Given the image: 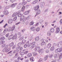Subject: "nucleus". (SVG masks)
<instances>
[{"label":"nucleus","mask_w":62,"mask_h":62,"mask_svg":"<svg viewBox=\"0 0 62 62\" xmlns=\"http://www.w3.org/2000/svg\"><path fill=\"white\" fill-rule=\"evenodd\" d=\"M8 45H6L5 48L3 50V52H9L10 51V49L9 48H8Z\"/></svg>","instance_id":"obj_1"},{"label":"nucleus","mask_w":62,"mask_h":62,"mask_svg":"<svg viewBox=\"0 0 62 62\" xmlns=\"http://www.w3.org/2000/svg\"><path fill=\"white\" fill-rule=\"evenodd\" d=\"M62 51V48H57L55 50V52L56 53L58 52H60Z\"/></svg>","instance_id":"obj_2"},{"label":"nucleus","mask_w":62,"mask_h":62,"mask_svg":"<svg viewBox=\"0 0 62 62\" xmlns=\"http://www.w3.org/2000/svg\"><path fill=\"white\" fill-rule=\"evenodd\" d=\"M14 39V35L13 34H11L10 35V36L8 37V39L9 40H10V39Z\"/></svg>","instance_id":"obj_3"},{"label":"nucleus","mask_w":62,"mask_h":62,"mask_svg":"<svg viewBox=\"0 0 62 62\" xmlns=\"http://www.w3.org/2000/svg\"><path fill=\"white\" fill-rule=\"evenodd\" d=\"M8 29L6 28L4 29V31H10L11 30V27H9L8 28Z\"/></svg>","instance_id":"obj_4"},{"label":"nucleus","mask_w":62,"mask_h":62,"mask_svg":"<svg viewBox=\"0 0 62 62\" xmlns=\"http://www.w3.org/2000/svg\"><path fill=\"white\" fill-rule=\"evenodd\" d=\"M17 3H15L12 4L11 5V8H15V6H17Z\"/></svg>","instance_id":"obj_5"},{"label":"nucleus","mask_w":62,"mask_h":62,"mask_svg":"<svg viewBox=\"0 0 62 62\" xmlns=\"http://www.w3.org/2000/svg\"><path fill=\"white\" fill-rule=\"evenodd\" d=\"M23 50V48L22 47L20 48V47H17L16 48V50L18 52H19V50Z\"/></svg>","instance_id":"obj_6"},{"label":"nucleus","mask_w":62,"mask_h":62,"mask_svg":"<svg viewBox=\"0 0 62 62\" xmlns=\"http://www.w3.org/2000/svg\"><path fill=\"white\" fill-rule=\"evenodd\" d=\"M60 31V28L59 27H57L56 29V33H58Z\"/></svg>","instance_id":"obj_7"},{"label":"nucleus","mask_w":62,"mask_h":62,"mask_svg":"<svg viewBox=\"0 0 62 62\" xmlns=\"http://www.w3.org/2000/svg\"><path fill=\"white\" fill-rule=\"evenodd\" d=\"M50 31L51 33H54V28H51L50 29Z\"/></svg>","instance_id":"obj_8"},{"label":"nucleus","mask_w":62,"mask_h":62,"mask_svg":"<svg viewBox=\"0 0 62 62\" xmlns=\"http://www.w3.org/2000/svg\"><path fill=\"white\" fill-rule=\"evenodd\" d=\"M39 5H37L34 8V10L35 11L39 9Z\"/></svg>","instance_id":"obj_9"},{"label":"nucleus","mask_w":62,"mask_h":62,"mask_svg":"<svg viewBox=\"0 0 62 62\" xmlns=\"http://www.w3.org/2000/svg\"><path fill=\"white\" fill-rule=\"evenodd\" d=\"M36 15H35V17H36V16H37L38 15H39V14H40V10H38L37 11V12L36 13Z\"/></svg>","instance_id":"obj_10"},{"label":"nucleus","mask_w":62,"mask_h":62,"mask_svg":"<svg viewBox=\"0 0 62 62\" xmlns=\"http://www.w3.org/2000/svg\"><path fill=\"white\" fill-rule=\"evenodd\" d=\"M43 49H41L39 50V54H41L43 53Z\"/></svg>","instance_id":"obj_11"},{"label":"nucleus","mask_w":62,"mask_h":62,"mask_svg":"<svg viewBox=\"0 0 62 62\" xmlns=\"http://www.w3.org/2000/svg\"><path fill=\"white\" fill-rule=\"evenodd\" d=\"M39 36H37L35 38V40L36 41H38L39 40Z\"/></svg>","instance_id":"obj_12"},{"label":"nucleus","mask_w":62,"mask_h":62,"mask_svg":"<svg viewBox=\"0 0 62 62\" xmlns=\"http://www.w3.org/2000/svg\"><path fill=\"white\" fill-rule=\"evenodd\" d=\"M4 14L5 15H8V12L7 10H5L4 12Z\"/></svg>","instance_id":"obj_13"},{"label":"nucleus","mask_w":62,"mask_h":62,"mask_svg":"<svg viewBox=\"0 0 62 62\" xmlns=\"http://www.w3.org/2000/svg\"><path fill=\"white\" fill-rule=\"evenodd\" d=\"M17 16V13H14L12 15V17H16Z\"/></svg>","instance_id":"obj_14"},{"label":"nucleus","mask_w":62,"mask_h":62,"mask_svg":"<svg viewBox=\"0 0 62 62\" xmlns=\"http://www.w3.org/2000/svg\"><path fill=\"white\" fill-rule=\"evenodd\" d=\"M30 12V11H27L25 12L24 13V14L25 15H27V14H28Z\"/></svg>","instance_id":"obj_15"},{"label":"nucleus","mask_w":62,"mask_h":62,"mask_svg":"<svg viewBox=\"0 0 62 62\" xmlns=\"http://www.w3.org/2000/svg\"><path fill=\"white\" fill-rule=\"evenodd\" d=\"M17 15V16L19 17H20L22 15V14H19V13H17L16 14Z\"/></svg>","instance_id":"obj_16"},{"label":"nucleus","mask_w":62,"mask_h":62,"mask_svg":"<svg viewBox=\"0 0 62 62\" xmlns=\"http://www.w3.org/2000/svg\"><path fill=\"white\" fill-rule=\"evenodd\" d=\"M25 17V16H21V17L20 19V21H22V20H23V19H24V18Z\"/></svg>","instance_id":"obj_17"},{"label":"nucleus","mask_w":62,"mask_h":62,"mask_svg":"<svg viewBox=\"0 0 62 62\" xmlns=\"http://www.w3.org/2000/svg\"><path fill=\"white\" fill-rule=\"evenodd\" d=\"M34 59V58L33 57H31L30 58V60L31 61H32V62H34V60H33Z\"/></svg>","instance_id":"obj_18"},{"label":"nucleus","mask_w":62,"mask_h":62,"mask_svg":"<svg viewBox=\"0 0 62 62\" xmlns=\"http://www.w3.org/2000/svg\"><path fill=\"white\" fill-rule=\"evenodd\" d=\"M48 48H50L51 47V44L50 43L48 44L47 46Z\"/></svg>","instance_id":"obj_19"},{"label":"nucleus","mask_w":62,"mask_h":62,"mask_svg":"<svg viewBox=\"0 0 62 62\" xmlns=\"http://www.w3.org/2000/svg\"><path fill=\"white\" fill-rule=\"evenodd\" d=\"M26 40L23 39L22 40V44H24V43H25L26 42Z\"/></svg>","instance_id":"obj_20"},{"label":"nucleus","mask_w":62,"mask_h":62,"mask_svg":"<svg viewBox=\"0 0 62 62\" xmlns=\"http://www.w3.org/2000/svg\"><path fill=\"white\" fill-rule=\"evenodd\" d=\"M54 46H52L50 48V50L51 51H53L54 50Z\"/></svg>","instance_id":"obj_21"},{"label":"nucleus","mask_w":62,"mask_h":62,"mask_svg":"<svg viewBox=\"0 0 62 62\" xmlns=\"http://www.w3.org/2000/svg\"><path fill=\"white\" fill-rule=\"evenodd\" d=\"M31 56H32V54H31V53H29L27 55V57H31Z\"/></svg>","instance_id":"obj_22"},{"label":"nucleus","mask_w":62,"mask_h":62,"mask_svg":"<svg viewBox=\"0 0 62 62\" xmlns=\"http://www.w3.org/2000/svg\"><path fill=\"white\" fill-rule=\"evenodd\" d=\"M50 32L48 31L47 33V35L48 36H50L51 35V33H50Z\"/></svg>","instance_id":"obj_23"},{"label":"nucleus","mask_w":62,"mask_h":62,"mask_svg":"<svg viewBox=\"0 0 62 62\" xmlns=\"http://www.w3.org/2000/svg\"><path fill=\"white\" fill-rule=\"evenodd\" d=\"M38 2V1L37 0H35L32 3V4H35L37 3Z\"/></svg>","instance_id":"obj_24"},{"label":"nucleus","mask_w":62,"mask_h":62,"mask_svg":"<svg viewBox=\"0 0 62 62\" xmlns=\"http://www.w3.org/2000/svg\"><path fill=\"white\" fill-rule=\"evenodd\" d=\"M13 22V20H12L11 19L9 20L8 21V23H11Z\"/></svg>","instance_id":"obj_25"},{"label":"nucleus","mask_w":62,"mask_h":62,"mask_svg":"<svg viewBox=\"0 0 62 62\" xmlns=\"http://www.w3.org/2000/svg\"><path fill=\"white\" fill-rule=\"evenodd\" d=\"M5 39V38L4 37H2L1 38H0V40H4V39Z\"/></svg>","instance_id":"obj_26"},{"label":"nucleus","mask_w":62,"mask_h":62,"mask_svg":"<svg viewBox=\"0 0 62 62\" xmlns=\"http://www.w3.org/2000/svg\"><path fill=\"white\" fill-rule=\"evenodd\" d=\"M27 4V2H23L22 3V5L23 6H24Z\"/></svg>","instance_id":"obj_27"},{"label":"nucleus","mask_w":62,"mask_h":62,"mask_svg":"<svg viewBox=\"0 0 62 62\" xmlns=\"http://www.w3.org/2000/svg\"><path fill=\"white\" fill-rule=\"evenodd\" d=\"M31 30H32V31H34V30H35V28L33 27H31Z\"/></svg>","instance_id":"obj_28"},{"label":"nucleus","mask_w":62,"mask_h":62,"mask_svg":"<svg viewBox=\"0 0 62 62\" xmlns=\"http://www.w3.org/2000/svg\"><path fill=\"white\" fill-rule=\"evenodd\" d=\"M17 37V34L16 33L15 35V36H14V39H16V38Z\"/></svg>","instance_id":"obj_29"},{"label":"nucleus","mask_w":62,"mask_h":62,"mask_svg":"<svg viewBox=\"0 0 62 62\" xmlns=\"http://www.w3.org/2000/svg\"><path fill=\"white\" fill-rule=\"evenodd\" d=\"M34 23L33 21H31L30 23V25H32L34 24Z\"/></svg>","instance_id":"obj_30"},{"label":"nucleus","mask_w":62,"mask_h":62,"mask_svg":"<svg viewBox=\"0 0 62 62\" xmlns=\"http://www.w3.org/2000/svg\"><path fill=\"white\" fill-rule=\"evenodd\" d=\"M14 45V43H12L10 44V47H12V46H13Z\"/></svg>","instance_id":"obj_31"},{"label":"nucleus","mask_w":62,"mask_h":62,"mask_svg":"<svg viewBox=\"0 0 62 62\" xmlns=\"http://www.w3.org/2000/svg\"><path fill=\"white\" fill-rule=\"evenodd\" d=\"M40 30V28H39V27H37L36 29V31H39V30Z\"/></svg>","instance_id":"obj_32"},{"label":"nucleus","mask_w":62,"mask_h":62,"mask_svg":"<svg viewBox=\"0 0 62 62\" xmlns=\"http://www.w3.org/2000/svg\"><path fill=\"white\" fill-rule=\"evenodd\" d=\"M5 41H1L0 42V44H4L5 43Z\"/></svg>","instance_id":"obj_33"},{"label":"nucleus","mask_w":62,"mask_h":62,"mask_svg":"<svg viewBox=\"0 0 62 62\" xmlns=\"http://www.w3.org/2000/svg\"><path fill=\"white\" fill-rule=\"evenodd\" d=\"M22 45V43H19L17 44V46H21Z\"/></svg>","instance_id":"obj_34"},{"label":"nucleus","mask_w":62,"mask_h":62,"mask_svg":"<svg viewBox=\"0 0 62 62\" xmlns=\"http://www.w3.org/2000/svg\"><path fill=\"white\" fill-rule=\"evenodd\" d=\"M42 60H43V59L41 58L40 59L38 62H42Z\"/></svg>","instance_id":"obj_35"},{"label":"nucleus","mask_w":62,"mask_h":62,"mask_svg":"<svg viewBox=\"0 0 62 62\" xmlns=\"http://www.w3.org/2000/svg\"><path fill=\"white\" fill-rule=\"evenodd\" d=\"M45 44V42H42L41 43V45H44Z\"/></svg>","instance_id":"obj_36"},{"label":"nucleus","mask_w":62,"mask_h":62,"mask_svg":"<svg viewBox=\"0 0 62 62\" xmlns=\"http://www.w3.org/2000/svg\"><path fill=\"white\" fill-rule=\"evenodd\" d=\"M29 44V41H27V42L26 43V44L28 46V45Z\"/></svg>","instance_id":"obj_37"},{"label":"nucleus","mask_w":62,"mask_h":62,"mask_svg":"<svg viewBox=\"0 0 62 62\" xmlns=\"http://www.w3.org/2000/svg\"><path fill=\"white\" fill-rule=\"evenodd\" d=\"M48 56H46L45 57L44 59L45 60H46L48 58Z\"/></svg>","instance_id":"obj_38"},{"label":"nucleus","mask_w":62,"mask_h":62,"mask_svg":"<svg viewBox=\"0 0 62 62\" xmlns=\"http://www.w3.org/2000/svg\"><path fill=\"white\" fill-rule=\"evenodd\" d=\"M16 0H10V1L11 3H13V2H15Z\"/></svg>","instance_id":"obj_39"},{"label":"nucleus","mask_w":62,"mask_h":62,"mask_svg":"<svg viewBox=\"0 0 62 62\" xmlns=\"http://www.w3.org/2000/svg\"><path fill=\"white\" fill-rule=\"evenodd\" d=\"M6 46V44H4L1 46L2 47H3Z\"/></svg>","instance_id":"obj_40"},{"label":"nucleus","mask_w":62,"mask_h":62,"mask_svg":"<svg viewBox=\"0 0 62 62\" xmlns=\"http://www.w3.org/2000/svg\"><path fill=\"white\" fill-rule=\"evenodd\" d=\"M35 46L34 45H32L31 47V49H33V48H34V47H35Z\"/></svg>","instance_id":"obj_41"},{"label":"nucleus","mask_w":62,"mask_h":62,"mask_svg":"<svg viewBox=\"0 0 62 62\" xmlns=\"http://www.w3.org/2000/svg\"><path fill=\"white\" fill-rule=\"evenodd\" d=\"M35 43H36V42H34L32 43V44L33 45H34L35 46Z\"/></svg>","instance_id":"obj_42"},{"label":"nucleus","mask_w":62,"mask_h":62,"mask_svg":"<svg viewBox=\"0 0 62 62\" xmlns=\"http://www.w3.org/2000/svg\"><path fill=\"white\" fill-rule=\"evenodd\" d=\"M17 9H20V6H18L16 8Z\"/></svg>","instance_id":"obj_43"},{"label":"nucleus","mask_w":62,"mask_h":62,"mask_svg":"<svg viewBox=\"0 0 62 62\" xmlns=\"http://www.w3.org/2000/svg\"><path fill=\"white\" fill-rule=\"evenodd\" d=\"M49 52V50H46V53H48Z\"/></svg>","instance_id":"obj_44"},{"label":"nucleus","mask_w":62,"mask_h":62,"mask_svg":"<svg viewBox=\"0 0 62 62\" xmlns=\"http://www.w3.org/2000/svg\"><path fill=\"white\" fill-rule=\"evenodd\" d=\"M32 45V43H31L30 44H29V45H28V47H30V46H31V45Z\"/></svg>","instance_id":"obj_45"},{"label":"nucleus","mask_w":62,"mask_h":62,"mask_svg":"<svg viewBox=\"0 0 62 62\" xmlns=\"http://www.w3.org/2000/svg\"><path fill=\"white\" fill-rule=\"evenodd\" d=\"M17 17H15L13 19V21H16L17 19Z\"/></svg>","instance_id":"obj_46"},{"label":"nucleus","mask_w":62,"mask_h":62,"mask_svg":"<svg viewBox=\"0 0 62 62\" xmlns=\"http://www.w3.org/2000/svg\"><path fill=\"white\" fill-rule=\"evenodd\" d=\"M24 54V53H23V52H22L21 53V55H23V54Z\"/></svg>","instance_id":"obj_47"},{"label":"nucleus","mask_w":62,"mask_h":62,"mask_svg":"<svg viewBox=\"0 0 62 62\" xmlns=\"http://www.w3.org/2000/svg\"><path fill=\"white\" fill-rule=\"evenodd\" d=\"M39 25V23L38 22L35 25V26H38V25Z\"/></svg>","instance_id":"obj_48"},{"label":"nucleus","mask_w":62,"mask_h":62,"mask_svg":"<svg viewBox=\"0 0 62 62\" xmlns=\"http://www.w3.org/2000/svg\"><path fill=\"white\" fill-rule=\"evenodd\" d=\"M28 51H26L24 53V54H28Z\"/></svg>","instance_id":"obj_49"},{"label":"nucleus","mask_w":62,"mask_h":62,"mask_svg":"<svg viewBox=\"0 0 62 62\" xmlns=\"http://www.w3.org/2000/svg\"><path fill=\"white\" fill-rule=\"evenodd\" d=\"M23 39V37H21L20 38V40H22Z\"/></svg>","instance_id":"obj_50"},{"label":"nucleus","mask_w":62,"mask_h":62,"mask_svg":"<svg viewBox=\"0 0 62 62\" xmlns=\"http://www.w3.org/2000/svg\"><path fill=\"white\" fill-rule=\"evenodd\" d=\"M24 47L25 48H26L27 47H28V46L26 44L24 45Z\"/></svg>","instance_id":"obj_51"},{"label":"nucleus","mask_w":62,"mask_h":62,"mask_svg":"<svg viewBox=\"0 0 62 62\" xmlns=\"http://www.w3.org/2000/svg\"><path fill=\"white\" fill-rule=\"evenodd\" d=\"M6 37H8L9 36V34H8L6 35Z\"/></svg>","instance_id":"obj_52"},{"label":"nucleus","mask_w":62,"mask_h":62,"mask_svg":"<svg viewBox=\"0 0 62 62\" xmlns=\"http://www.w3.org/2000/svg\"><path fill=\"white\" fill-rule=\"evenodd\" d=\"M60 23H62V19H61L60 21Z\"/></svg>","instance_id":"obj_53"},{"label":"nucleus","mask_w":62,"mask_h":62,"mask_svg":"<svg viewBox=\"0 0 62 62\" xmlns=\"http://www.w3.org/2000/svg\"><path fill=\"white\" fill-rule=\"evenodd\" d=\"M7 25H8V24H6L5 25L3 26L4 28H5L6 27V26H7Z\"/></svg>","instance_id":"obj_54"},{"label":"nucleus","mask_w":62,"mask_h":62,"mask_svg":"<svg viewBox=\"0 0 62 62\" xmlns=\"http://www.w3.org/2000/svg\"><path fill=\"white\" fill-rule=\"evenodd\" d=\"M21 58L20 57H18V58H17V59L18 60H21Z\"/></svg>","instance_id":"obj_55"},{"label":"nucleus","mask_w":62,"mask_h":62,"mask_svg":"<svg viewBox=\"0 0 62 62\" xmlns=\"http://www.w3.org/2000/svg\"><path fill=\"white\" fill-rule=\"evenodd\" d=\"M20 22H19L17 23H16V25H18V24H20Z\"/></svg>","instance_id":"obj_56"},{"label":"nucleus","mask_w":62,"mask_h":62,"mask_svg":"<svg viewBox=\"0 0 62 62\" xmlns=\"http://www.w3.org/2000/svg\"><path fill=\"white\" fill-rule=\"evenodd\" d=\"M4 22V20H2V21L0 22V24H1L2 23H3V22Z\"/></svg>","instance_id":"obj_57"},{"label":"nucleus","mask_w":62,"mask_h":62,"mask_svg":"<svg viewBox=\"0 0 62 62\" xmlns=\"http://www.w3.org/2000/svg\"><path fill=\"white\" fill-rule=\"evenodd\" d=\"M22 8L23 9H25V6H23Z\"/></svg>","instance_id":"obj_58"},{"label":"nucleus","mask_w":62,"mask_h":62,"mask_svg":"<svg viewBox=\"0 0 62 62\" xmlns=\"http://www.w3.org/2000/svg\"><path fill=\"white\" fill-rule=\"evenodd\" d=\"M41 41L42 42H44V39H42L41 40Z\"/></svg>","instance_id":"obj_59"},{"label":"nucleus","mask_w":62,"mask_h":62,"mask_svg":"<svg viewBox=\"0 0 62 62\" xmlns=\"http://www.w3.org/2000/svg\"><path fill=\"white\" fill-rule=\"evenodd\" d=\"M60 44L62 46V42H59Z\"/></svg>","instance_id":"obj_60"},{"label":"nucleus","mask_w":62,"mask_h":62,"mask_svg":"<svg viewBox=\"0 0 62 62\" xmlns=\"http://www.w3.org/2000/svg\"><path fill=\"white\" fill-rule=\"evenodd\" d=\"M58 55H59V54H55V56H58Z\"/></svg>","instance_id":"obj_61"},{"label":"nucleus","mask_w":62,"mask_h":62,"mask_svg":"<svg viewBox=\"0 0 62 62\" xmlns=\"http://www.w3.org/2000/svg\"><path fill=\"white\" fill-rule=\"evenodd\" d=\"M4 15H1L0 16V17L1 18H2V17H3L4 16Z\"/></svg>","instance_id":"obj_62"},{"label":"nucleus","mask_w":62,"mask_h":62,"mask_svg":"<svg viewBox=\"0 0 62 62\" xmlns=\"http://www.w3.org/2000/svg\"><path fill=\"white\" fill-rule=\"evenodd\" d=\"M25 23V21H24V20H23L22 21V23Z\"/></svg>","instance_id":"obj_63"},{"label":"nucleus","mask_w":62,"mask_h":62,"mask_svg":"<svg viewBox=\"0 0 62 62\" xmlns=\"http://www.w3.org/2000/svg\"><path fill=\"white\" fill-rule=\"evenodd\" d=\"M11 31H13V30H14V29H14V28H11Z\"/></svg>","instance_id":"obj_64"}]
</instances>
